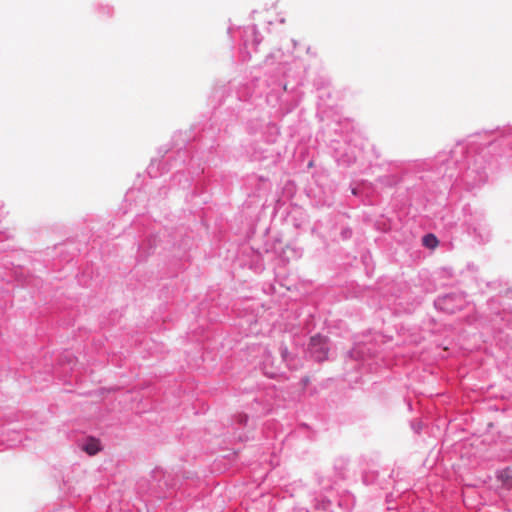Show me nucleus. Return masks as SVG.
Here are the masks:
<instances>
[{"instance_id":"nucleus-1","label":"nucleus","mask_w":512,"mask_h":512,"mask_svg":"<svg viewBox=\"0 0 512 512\" xmlns=\"http://www.w3.org/2000/svg\"><path fill=\"white\" fill-rule=\"evenodd\" d=\"M310 352L312 356L319 362L327 359L328 347L327 338L321 335L311 337Z\"/></svg>"},{"instance_id":"nucleus-2","label":"nucleus","mask_w":512,"mask_h":512,"mask_svg":"<svg viewBox=\"0 0 512 512\" xmlns=\"http://www.w3.org/2000/svg\"><path fill=\"white\" fill-rule=\"evenodd\" d=\"M83 450L89 455H95L101 450L100 442L91 438L85 443Z\"/></svg>"},{"instance_id":"nucleus-3","label":"nucleus","mask_w":512,"mask_h":512,"mask_svg":"<svg viewBox=\"0 0 512 512\" xmlns=\"http://www.w3.org/2000/svg\"><path fill=\"white\" fill-rule=\"evenodd\" d=\"M438 239L433 234H427L423 237V245L427 248L434 249L438 246Z\"/></svg>"},{"instance_id":"nucleus-4","label":"nucleus","mask_w":512,"mask_h":512,"mask_svg":"<svg viewBox=\"0 0 512 512\" xmlns=\"http://www.w3.org/2000/svg\"><path fill=\"white\" fill-rule=\"evenodd\" d=\"M454 300H461L459 297H447L444 299V304H448V302H452Z\"/></svg>"},{"instance_id":"nucleus-5","label":"nucleus","mask_w":512,"mask_h":512,"mask_svg":"<svg viewBox=\"0 0 512 512\" xmlns=\"http://www.w3.org/2000/svg\"><path fill=\"white\" fill-rule=\"evenodd\" d=\"M281 354H282V358H283L284 360H287V357H288V351H287V349H286V348L282 350Z\"/></svg>"}]
</instances>
